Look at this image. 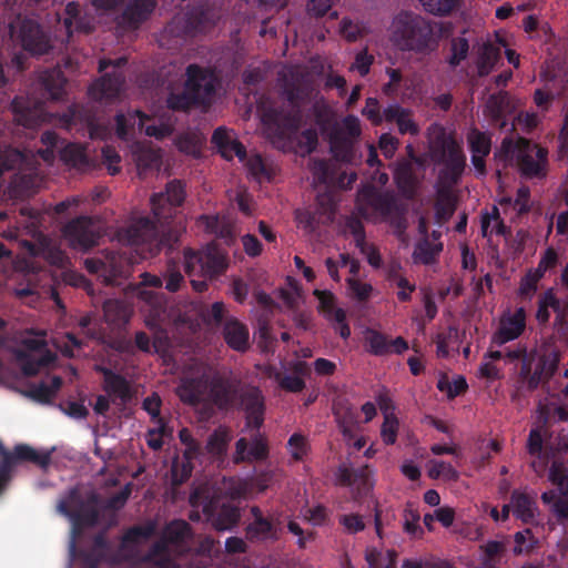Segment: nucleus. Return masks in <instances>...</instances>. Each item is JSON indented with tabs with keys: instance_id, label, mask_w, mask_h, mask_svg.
<instances>
[{
	"instance_id": "24",
	"label": "nucleus",
	"mask_w": 568,
	"mask_h": 568,
	"mask_svg": "<svg viewBox=\"0 0 568 568\" xmlns=\"http://www.w3.org/2000/svg\"><path fill=\"white\" fill-rule=\"evenodd\" d=\"M211 142L217 149L222 158L227 161H231L234 156H237L240 161L246 159L245 146L240 141L233 139L230 131L223 126L214 130Z\"/></svg>"
},
{
	"instance_id": "60",
	"label": "nucleus",
	"mask_w": 568,
	"mask_h": 568,
	"mask_svg": "<svg viewBox=\"0 0 568 568\" xmlns=\"http://www.w3.org/2000/svg\"><path fill=\"white\" fill-rule=\"evenodd\" d=\"M398 432V419L394 414H386L381 428V436L386 445L395 444Z\"/></svg>"
},
{
	"instance_id": "38",
	"label": "nucleus",
	"mask_w": 568,
	"mask_h": 568,
	"mask_svg": "<svg viewBox=\"0 0 568 568\" xmlns=\"http://www.w3.org/2000/svg\"><path fill=\"white\" fill-rule=\"evenodd\" d=\"M366 351L375 356L390 354L387 336L374 328H367L364 335Z\"/></svg>"
},
{
	"instance_id": "31",
	"label": "nucleus",
	"mask_w": 568,
	"mask_h": 568,
	"mask_svg": "<svg viewBox=\"0 0 568 568\" xmlns=\"http://www.w3.org/2000/svg\"><path fill=\"white\" fill-rule=\"evenodd\" d=\"M333 414L343 436L346 438H353L354 429L358 424L357 410L347 402L341 400L334 404Z\"/></svg>"
},
{
	"instance_id": "56",
	"label": "nucleus",
	"mask_w": 568,
	"mask_h": 568,
	"mask_svg": "<svg viewBox=\"0 0 568 568\" xmlns=\"http://www.w3.org/2000/svg\"><path fill=\"white\" fill-rule=\"evenodd\" d=\"M549 479L558 487L562 497H568V469L565 466L554 463L549 470Z\"/></svg>"
},
{
	"instance_id": "17",
	"label": "nucleus",
	"mask_w": 568,
	"mask_h": 568,
	"mask_svg": "<svg viewBox=\"0 0 568 568\" xmlns=\"http://www.w3.org/2000/svg\"><path fill=\"white\" fill-rule=\"evenodd\" d=\"M267 440L257 432L252 442L241 437L235 443L234 464L263 462L268 457Z\"/></svg>"
},
{
	"instance_id": "4",
	"label": "nucleus",
	"mask_w": 568,
	"mask_h": 568,
	"mask_svg": "<svg viewBox=\"0 0 568 568\" xmlns=\"http://www.w3.org/2000/svg\"><path fill=\"white\" fill-rule=\"evenodd\" d=\"M103 499H60L58 510L68 517L72 525L71 554L75 552L74 539L80 536L84 528L93 527L100 523L101 501ZM108 508L119 509L125 505L128 499H104Z\"/></svg>"
},
{
	"instance_id": "59",
	"label": "nucleus",
	"mask_w": 568,
	"mask_h": 568,
	"mask_svg": "<svg viewBox=\"0 0 568 568\" xmlns=\"http://www.w3.org/2000/svg\"><path fill=\"white\" fill-rule=\"evenodd\" d=\"M540 280L541 277L537 276L535 272L529 270L520 280L518 295L521 298L531 300L538 288Z\"/></svg>"
},
{
	"instance_id": "20",
	"label": "nucleus",
	"mask_w": 568,
	"mask_h": 568,
	"mask_svg": "<svg viewBox=\"0 0 568 568\" xmlns=\"http://www.w3.org/2000/svg\"><path fill=\"white\" fill-rule=\"evenodd\" d=\"M124 82L125 77L120 70L105 73L89 87V95L95 101L115 99L119 97Z\"/></svg>"
},
{
	"instance_id": "16",
	"label": "nucleus",
	"mask_w": 568,
	"mask_h": 568,
	"mask_svg": "<svg viewBox=\"0 0 568 568\" xmlns=\"http://www.w3.org/2000/svg\"><path fill=\"white\" fill-rule=\"evenodd\" d=\"M526 328V311L518 307L514 313L507 312L500 316L498 328L491 336V345L503 346L517 339Z\"/></svg>"
},
{
	"instance_id": "29",
	"label": "nucleus",
	"mask_w": 568,
	"mask_h": 568,
	"mask_svg": "<svg viewBox=\"0 0 568 568\" xmlns=\"http://www.w3.org/2000/svg\"><path fill=\"white\" fill-rule=\"evenodd\" d=\"M239 394L230 381L215 378L210 386L209 397L219 409H229L239 398Z\"/></svg>"
},
{
	"instance_id": "32",
	"label": "nucleus",
	"mask_w": 568,
	"mask_h": 568,
	"mask_svg": "<svg viewBox=\"0 0 568 568\" xmlns=\"http://www.w3.org/2000/svg\"><path fill=\"white\" fill-rule=\"evenodd\" d=\"M39 183L34 173H16L9 184V193L16 200H24L37 192Z\"/></svg>"
},
{
	"instance_id": "41",
	"label": "nucleus",
	"mask_w": 568,
	"mask_h": 568,
	"mask_svg": "<svg viewBox=\"0 0 568 568\" xmlns=\"http://www.w3.org/2000/svg\"><path fill=\"white\" fill-rule=\"evenodd\" d=\"M106 322L113 325L124 324L129 321L130 313L126 305L119 300H108L103 304Z\"/></svg>"
},
{
	"instance_id": "42",
	"label": "nucleus",
	"mask_w": 568,
	"mask_h": 568,
	"mask_svg": "<svg viewBox=\"0 0 568 568\" xmlns=\"http://www.w3.org/2000/svg\"><path fill=\"white\" fill-rule=\"evenodd\" d=\"M196 224L206 233L215 235L217 237H225L226 234L229 233L224 220L219 215H200L196 220Z\"/></svg>"
},
{
	"instance_id": "12",
	"label": "nucleus",
	"mask_w": 568,
	"mask_h": 568,
	"mask_svg": "<svg viewBox=\"0 0 568 568\" xmlns=\"http://www.w3.org/2000/svg\"><path fill=\"white\" fill-rule=\"evenodd\" d=\"M361 123L357 116L347 115L342 125L337 123L329 132L328 140L335 156L347 160L352 155L353 143L361 135Z\"/></svg>"
},
{
	"instance_id": "23",
	"label": "nucleus",
	"mask_w": 568,
	"mask_h": 568,
	"mask_svg": "<svg viewBox=\"0 0 568 568\" xmlns=\"http://www.w3.org/2000/svg\"><path fill=\"white\" fill-rule=\"evenodd\" d=\"M63 27L71 37L74 32L91 33L94 30L93 18L77 2H69L64 8Z\"/></svg>"
},
{
	"instance_id": "35",
	"label": "nucleus",
	"mask_w": 568,
	"mask_h": 568,
	"mask_svg": "<svg viewBox=\"0 0 568 568\" xmlns=\"http://www.w3.org/2000/svg\"><path fill=\"white\" fill-rule=\"evenodd\" d=\"M310 114L313 116L315 124L322 133L332 131L336 122H334V113L331 106L323 100H316L310 109Z\"/></svg>"
},
{
	"instance_id": "53",
	"label": "nucleus",
	"mask_w": 568,
	"mask_h": 568,
	"mask_svg": "<svg viewBox=\"0 0 568 568\" xmlns=\"http://www.w3.org/2000/svg\"><path fill=\"white\" fill-rule=\"evenodd\" d=\"M314 295L318 300V311L323 313L328 321L335 318V312L341 308L335 305L334 294L329 291L315 290Z\"/></svg>"
},
{
	"instance_id": "36",
	"label": "nucleus",
	"mask_w": 568,
	"mask_h": 568,
	"mask_svg": "<svg viewBox=\"0 0 568 568\" xmlns=\"http://www.w3.org/2000/svg\"><path fill=\"white\" fill-rule=\"evenodd\" d=\"M135 119H139V128L143 129L144 122L149 120V115L141 110H129L126 113L118 112L115 114L116 134L121 139H125L130 128H133Z\"/></svg>"
},
{
	"instance_id": "51",
	"label": "nucleus",
	"mask_w": 568,
	"mask_h": 568,
	"mask_svg": "<svg viewBox=\"0 0 568 568\" xmlns=\"http://www.w3.org/2000/svg\"><path fill=\"white\" fill-rule=\"evenodd\" d=\"M499 59V50L493 45H486L478 59L477 69L480 77L488 75Z\"/></svg>"
},
{
	"instance_id": "55",
	"label": "nucleus",
	"mask_w": 568,
	"mask_h": 568,
	"mask_svg": "<svg viewBox=\"0 0 568 568\" xmlns=\"http://www.w3.org/2000/svg\"><path fill=\"white\" fill-rule=\"evenodd\" d=\"M179 438H180L181 443L185 446V449L181 457L194 460L195 458H197L200 456L201 445L193 437L192 433L187 428H182L179 432Z\"/></svg>"
},
{
	"instance_id": "28",
	"label": "nucleus",
	"mask_w": 568,
	"mask_h": 568,
	"mask_svg": "<svg viewBox=\"0 0 568 568\" xmlns=\"http://www.w3.org/2000/svg\"><path fill=\"white\" fill-rule=\"evenodd\" d=\"M39 80L48 99L60 101L67 95V78L60 68L44 70L41 72Z\"/></svg>"
},
{
	"instance_id": "43",
	"label": "nucleus",
	"mask_w": 568,
	"mask_h": 568,
	"mask_svg": "<svg viewBox=\"0 0 568 568\" xmlns=\"http://www.w3.org/2000/svg\"><path fill=\"white\" fill-rule=\"evenodd\" d=\"M428 476L433 479L453 481L458 479V471L448 463L430 460L427 464Z\"/></svg>"
},
{
	"instance_id": "21",
	"label": "nucleus",
	"mask_w": 568,
	"mask_h": 568,
	"mask_svg": "<svg viewBox=\"0 0 568 568\" xmlns=\"http://www.w3.org/2000/svg\"><path fill=\"white\" fill-rule=\"evenodd\" d=\"M97 371L103 374V390L111 398L112 403L126 404L131 397V387L126 378L111 368L99 366Z\"/></svg>"
},
{
	"instance_id": "62",
	"label": "nucleus",
	"mask_w": 568,
	"mask_h": 568,
	"mask_svg": "<svg viewBox=\"0 0 568 568\" xmlns=\"http://www.w3.org/2000/svg\"><path fill=\"white\" fill-rule=\"evenodd\" d=\"M419 514L413 509V504L408 503L407 508L405 510V523L404 529L405 531L414 537H418L423 534V529L419 526Z\"/></svg>"
},
{
	"instance_id": "57",
	"label": "nucleus",
	"mask_w": 568,
	"mask_h": 568,
	"mask_svg": "<svg viewBox=\"0 0 568 568\" xmlns=\"http://www.w3.org/2000/svg\"><path fill=\"white\" fill-rule=\"evenodd\" d=\"M153 532L152 526H134L125 531L122 537L121 548L125 549L128 545H136L143 539H148Z\"/></svg>"
},
{
	"instance_id": "19",
	"label": "nucleus",
	"mask_w": 568,
	"mask_h": 568,
	"mask_svg": "<svg viewBox=\"0 0 568 568\" xmlns=\"http://www.w3.org/2000/svg\"><path fill=\"white\" fill-rule=\"evenodd\" d=\"M336 479L339 485L351 487L358 497L368 494L373 487L371 470L367 466L354 469L346 465L338 466Z\"/></svg>"
},
{
	"instance_id": "44",
	"label": "nucleus",
	"mask_w": 568,
	"mask_h": 568,
	"mask_svg": "<svg viewBox=\"0 0 568 568\" xmlns=\"http://www.w3.org/2000/svg\"><path fill=\"white\" fill-rule=\"evenodd\" d=\"M455 200L446 192H439V196L435 203V219L438 224L447 222L455 212Z\"/></svg>"
},
{
	"instance_id": "61",
	"label": "nucleus",
	"mask_w": 568,
	"mask_h": 568,
	"mask_svg": "<svg viewBox=\"0 0 568 568\" xmlns=\"http://www.w3.org/2000/svg\"><path fill=\"white\" fill-rule=\"evenodd\" d=\"M515 547H514V554L515 555H521L524 552H529L534 549L536 540L534 538V535L529 528L517 531L514 536Z\"/></svg>"
},
{
	"instance_id": "27",
	"label": "nucleus",
	"mask_w": 568,
	"mask_h": 568,
	"mask_svg": "<svg viewBox=\"0 0 568 568\" xmlns=\"http://www.w3.org/2000/svg\"><path fill=\"white\" fill-rule=\"evenodd\" d=\"M222 334L227 346L236 352L243 353L250 346L248 328L235 317L225 321Z\"/></svg>"
},
{
	"instance_id": "33",
	"label": "nucleus",
	"mask_w": 568,
	"mask_h": 568,
	"mask_svg": "<svg viewBox=\"0 0 568 568\" xmlns=\"http://www.w3.org/2000/svg\"><path fill=\"white\" fill-rule=\"evenodd\" d=\"M193 460L184 457H175L171 465V478L170 484L172 488L171 497H178L176 489L184 483H186L193 473Z\"/></svg>"
},
{
	"instance_id": "25",
	"label": "nucleus",
	"mask_w": 568,
	"mask_h": 568,
	"mask_svg": "<svg viewBox=\"0 0 568 568\" xmlns=\"http://www.w3.org/2000/svg\"><path fill=\"white\" fill-rule=\"evenodd\" d=\"M257 508H253V513L256 514ZM282 528L278 524H274L261 514L255 515V519L246 528V537L251 541H275L280 538Z\"/></svg>"
},
{
	"instance_id": "3",
	"label": "nucleus",
	"mask_w": 568,
	"mask_h": 568,
	"mask_svg": "<svg viewBox=\"0 0 568 568\" xmlns=\"http://www.w3.org/2000/svg\"><path fill=\"white\" fill-rule=\"evenodd\" d=\"M186 81L182 92H171L166 99L173 111H189L193 105H209L215 94L213 74L197 64L186 68Z\"/></svg>"
},
{
	"instance_id": "22",
	"label": "nucleus",
	"mask_w": 568,
	"mask_h": 568,
	"mask_svg": "<svg viewBox=\"0 0 568 568\" xmlns=\"http://www.w3.org/2000/svg\"><path fill=\"white\" fill-rule=\"evenodd\" d=\"M207 503L203 505L204 513L207 519L216 530H229L233 528L240 520V509L231 504H223L220 509L214 514L217 501L221 499H206Z\"/></svg>"
},
{
	"instance_id": "7",
	"label": "nucleus",
	"mask_w": 568,
	"mask_h": 568,
	"mask_svg": "<svg viewBox=\"0 0 568 568\" xmlns=\"http://www.w3.org/2000/svg\"><path fill=\"white\" fill-rule=\"evenodd\" d=\"M229 266L226 252L215 243L202 250H184V271L190 276L213 280L222 275Z\"/></svg>"
},
{
	"instance_id": "39",
	"label": "nucleus",
	"mask_w": 568,
	"mask_h": 568,
	"mask_svg": "<svg viewBox=\"0 0 568 568\" xmlns=\"http://www.w3.org/2000/svg\"><path fill=\"white\" fill-rule=\"evenodd\" d=\"M60 159L67 165L79 168L88 164V155L83 145L79 143H67L60 149Z\"/></svg>"
},
{
	"instance_id": "9",
	"label": "nucleus",
	"mask_w": 568,
	"mask_h": 568,
	"mask_svg": "<svg viewBox=\"0 0 568 568\" xmlns=\"http://www.w3.org/2000/svg\"><path fill=\"white\" fill-rule=\"evenodd\" d=\"M548 149L526 138L518 139L516 162L518 172L526 180H544L548 174Z\"/></svg>"
},
{
	"instance_id": "18",
	"label": "nucleus",
	"mask_w": 568,
	"mask_h": 568,
	"mask_svg": "<svg viewBox=\"0 0 568 568\" xmlns=\"http://www.w3.org/2000/svg\"><path fill=\"white\" fill-rule=\"evenodd\" d=\"M155 4L154 0H133L116 17V24L124 30L138 29L151 16Z\"/></svg>"
},
{
	"instance_id": "8",
	"label": "nucleus",
	"mask_w": 568,
	"mask_h": 568,
	"mask_svg": "<svg viewBox=\"0 0 568 568\" xmlns=\"http://www.w3.org/2000/svg\"><path fill=\"white\" fill-rule=\"evenodd\" d=\"M191 535V526L182 519H176L166 525L163 536L153 544L145 559L160 568H179L174 559L170 557V547H183Z\"/></svg>"
},
{
	"instance_id": "52",
	"label": "nucleus",
	"mask_w": 568,
	"mask_h": 568,
	"mask_svg": "<svg viewBox=\"0 0 568 568\" xmlns=\"http://www.w3.org/2000/svg\"><path fill=\"white\" fill-rule=\"evenodd\" d=\"M159 426L156 428H151L145 434V440L148 446L152 450H160L163 447V437L169 436L171 434V429L164 423L162 418H159Z\"/></svg>"
},
{
	"instance_id": "11",
	"label": "nucleus",
	"mask_w": 568,
	"mask_h": 568,
	"mask_svg": "<svg viewBox=\"0 0 568 568\" xmlns=\"http://www.w3.org/2000/svg\"><path fill=\"white\" fill-rule=\"evenodd\" d=\"M71 247L87 252L99 243L100 233L92 217L79 216L71 220L62 230Z\"/></svg>"
},
{
	"instance_id": "13",
	"label": "nucleus",
	"mask_w": 568,
	"mask_h": 568,
	"mask_svg": "<svg viewBox=\"0 0 568 568\" xmlns=\"http://www.w3.org/2000/svg\"><path fill=\"white\" fill-rule=\"evenodd\" d=\"M438 162L444 165L438 176L440 183L447 186L457 184L466 166V156L462 148L454 140L444 142Z\"/></svg>"
},
{
	"instance_id": "30",
	"label": "nucleus",
	"mask_w": 568,
	"mask_h": 568,
	"mask_svg": "<svg viewBox=\"0 0 568 568\" xmlns=\"http://www.w3.org/2000/svg\"><path fill=\"white\" fill-rule=\"evenodd\" d=\"M17 362L21 366V372L24 376H36L41 368L49 366L55 361V355L49 349H45L39 358H34L27 351L16 348L13 351Z\"/></svg>"
},
{
	"instance_id": "47",
	"label": "nucleus",
	"mask_w": 568,
	"mask_h": 568,
	"mask_svg": "<svg viewBox=\"0 0 568 568\" xmlns=\"http://www.w3.org/2000/svg\"><path fill=\"white\" fill-rule=\"evenodd\" d=\"M87 121V112L79 103H72L59 118V123L65 130H71L77 123Z\"/></svg>"
},
{
	"instance_id": "40",
	"label": "nucleus",
	"mask_w": 568,
	"mask_h": 568,
	"mask_svg": "<svg viewBox=\"0 0 568 568\" xmlns=\"http://www.w3.org/2000/svg\"><path fill=\"white\" fill-rule=\"evenodd\" d=\"M186 26L193 32H205L213 26L210 10L203 7H195L186 14Z\"/></svg>"
},
{
	"instance_id": "46",
	"label": "nucleus",
	"mask_w": 568,
	"mask_h": 568,
	"mask_svg": "<svg viewBox=\"0 0 568 568\" xmlns=\"http://www.w3.org/2000/svg\"><path fill=\"white\" fill-rule=\"evenodd\" d=\"M286 448L294 462H302L310 452V444L304 435L294 433L288 438Z\"/></svg>"
},
{
	"instance_id": "15",
	"label": "nucleus",
	"mask_w": 568,
	"mask_h": 568,
	"mask_svg": "<svg viewBox=\"0 0 568 568\" xmlns=\"http://www.w3.org/2000/svg\"><path fill=\"white\" fill-rule=\"evenodd\" d=\"M237 399L240 408L245 414L246 427L260 430L265 415V398L262 390L255 386L245 387L241 389Z\"/></svg>"
},
{
	"instance_id": "64",
	"label": "nucleus",
	"mask_w": 568,
	"mask_h": 568,
	"mask_svg": "<svg viewBox=\"0 0 568 568\" xmlns=\"http://www.w3.org/2000/svg\"><path fill=\"white\" fill-rule=\"evenodd\" d=\"M160 164V154L152 149H141L136 153V165L142 170H151Z\"/></svg>"
},
{
	"instance_id": "49",
	"label": "nucleus",
	"mask_w": 568,
	"mask_h": 568,
	"mask_svg": "<svg viewBox=\"0 0 568 568\" xmlns=\"http://www.w3.org/2000/svg\"><path fill=\"white\" fill-rule=\"evenodd\" d=\"M286 99L292 105V110H300L301 105L310 98L311 90L307 85L291 83L285 89Z\"/></svg>"
},
{
	"instance_id": "2",
	"label": "nucleus",
	"mask_w": 568,
	"mask_h": 568,
	"mask_svg": "<svg viewBox=\"0 0 568 568\" xmlns=\"http://www.w3.org/2000/svg\"><path fill=\"white\" fill-rule=\"evenodd\" d=\"M390 41L403 52L429 54L438 47V23L416 12L402 10L393 18Z\"/></svg>"
},
{
	"instance_id": "50",
	"label": "nucleus",
	"mask_w": 568,
	"mask_h": 568,
	"mask_svg": "<svg viewBox=\"0 0 568 568\" xmlns=\"http://www.w3.org/2000/svg\"><path fill=\"white\" fill-rule=\"evenodd\" d=\"M468 143L471 154L488 155L491 150L490 138L479 130H473L468 135Z\"/></svg>"
},
{
	"instance_id": "48",
	"label": "nucleus",
	"mask_w": 568,
	"mask_h": 568,
	"mask_svg": "<svg viewBox=\"0 0 568 568\" xmlns=\"http://www.w3.org/2000/svg\"><path fill=\"white\" fill-rule=\"evenodd\" d=\"M469 52V43L466 38L456 37L450 41V55L447 59L452 68L458 67L464 61Z\"/></svg>"
},
{
	"instance_id": "26",
	"label": "nucleus",
	"mask_w": 568,
	"mask_h": 568,
	"mask_svg": "<svg viewBox=\"0 0 568 568\" xmlns=\"http://www.w3.org/2000/svg\"><path fill=\"white\" fill-rule=\"evenodd\" d=\"M207 392L209 383L203 377L184 378L176 389L180 399L191 406L204 403Z\"/></svg>"
},
{
	"instance_id": "54",
	"label": "nucleus",
	"mask_w": 568,
	"mask_h": 568,
	"mask_svg": "<svg viewBox=\"0 0 568 568\" xmlns=\"http://www.w3.org/2000/svg\"><path fill=\"white\" fill-rule=\"evenodd\" d=\"M516 504L514 505V516L517 519H520L523 523H532L535 518V514L537 510V506L535 499H515Z\"/></svg>"
},
{
	"instance_id": "45",
	"label": "nucleus",
	"mask_w": 568,
	"mask_h": 568,
	"mask_svg": "<svg viewBox=\"0 0 568 568\" xmlns=\"http://www.w3.org/2000/svg\"><path fill=\"white\" fill-rule=\"evenodd\" d=\"M419 2L425 11L437 17H447L459 6L460 0H419Z\"/></svg>"
},
{
	"instance_id": "5",
	"label": "nucleus",
	"mask_w": 568,
	"mask_h": 568,
	"mask_svg": "<svg viewBox=\"0 0 568 568\" xmlns=\"http://www.w3.org/2000/svg\"><path fill=\"white\" fill-rule=\"evenodd\" d=\"M0 37L2 40L8 38L17 41L32 55H43L52 49L50 37L42 27L21 14L14 17L10 14L7 22L0 23Z\"/></svg>"
},
{
	"instance_id": "6",
	"label": "nucleus",
	"mask_w": 568,
	"mask_h": 568,
	"mask_svg": "<svg viewBox=\"0 0 568 568\" xmlns=\"http://www.w3.org/2000/svg\"><path fill=\"white\" fill-rule=\"evenodd\" d=\"M358 202V212L362 216H368L366 212L368 207L396 229H405V209L393 191H379L368 185L359 191Z\"/></svg>"
},
{
	"instance_id": "37",
	"label": "nucleus",
	"mask_w": 568,
	"mask_h": 568,
	"mask_svg": "<svg viewBox=\"0 0 568 568\" xmlns=\"http://www.w3.org/2000/svg\"><path fill=\"white\" fill-rule=\"evenodd\" d=\"M11 109L18 124L26 128H32L38 123L37 109L31 108L22 97H16L13 99L11 102Z\"/></svg>"
},
{
	"instance_id": "10",
	"label": "nucleus",
	"mask_w": 568,
	"mask_h": 568,
	"mask_svg": "<svg viewBox=\"0 0 568 568\" xmlns=\"http://www.w3.org/2000/svg\"><path fill=\"white\" fill-rule=\"evenodd\" d=\"M120 240L132 246H145L151 255H156L165 240L160 234L158 223L142 216L119 233Z\"/></svg>"
},
{
	"instance_id": "1",
	"label": "nucleus",
	"mask_w": 568,
	"mask_h": 568,
	"mask_svg": "<svg viewBox=\"0 0 568 568\" xmlns=\"http://www.w3.org/2000/svg\"><path fill=\"white\" fill-rule=\"evenodd\" d=\"M261 122L273 145L284 151H294L305 156L318 145V132L315 128L303 131L302 111H286L282 108L262 105Z\"/></svg>"
},
{
	"instance_id": "58",
	"label": "nucleus",
	"mask_w": 568,
	"mask_h": 568,
	"mask_svg": "<svg viewBox=\"0 0 568 568\" xmlns=\"http://www.w3.org/2000/svg\"><path fill=\"white\" fill-rule=\"evenodd\" d=\"M229 443V436L224 430H214L207 439L206 449L214 456H222L225 454Z\"/></svg>"
},
{
	"instance_id": "63",
	"label": "nucleus",
	"mask_w": 568,
	"mask_h": 568,
	"mask_svg": "<svg viewBox=\"0 0 568 568\" xmlns=\"http://www.w3.org/2000/svg\"><path fill=\"white\" fill-rule=\"evenodd\" d=\"M275 379L281 388L291 393H300L306 386L304 379L295 375H282L278 373L275 375Z\"/></svg>"
},
{
	"instance_id": "14",
	"label": "nucleus",
	"mask_w": 568,
	"mask_h": 568,
	"mask_svg": "<svg viewBox=\"0 0 568 568\" xmlns=\"http://www.w3.org/2000/svg\"><path fill=\"white\" fill-rule=\"evenodd\" d=\"M185 185L180 180L166 183L165 191L151 196V209L158 223L172 217V210L181 206L185 200Z\"/></svg>"
},
{
	"instance_id": "34",
	"label": "nucleus",
	"mask_w": 568,
	"mask_h": 568,
	"mask_svg": "<svg viewBox=\"0 0 568 568\" xmlns=\"http://www.w3.org/2000/svg\"><path fill=\"white\" fill-rule=\"evenodd\" d=\"M62 383L63 382L60 376H53L50 384L40 382L39 384L32 385L27 395L41 404H49L55 397L62 386Z\"/></svg>"
}]
</instances>
